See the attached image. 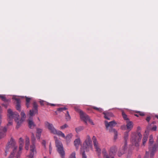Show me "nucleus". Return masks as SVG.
Instances as JSON below:
<instances>
[{
    "label": "nucleus",
    "mask_w": 158,
    "mask_h": 158,
    "mask_svg": "<svg viewBox=\"0 0 158 158\" xmlns=\"http://www.w3.org/2000/svg\"><path fill=\"white\" fill-rule=\"evenodd\" d=\"M19 151L17 152V149L18 147L15 145V142L14 139L12 138H11L10 141L9 142V144L6 147V151H5V156L7 155V152H8V149L10 147H12L13 149V152H12L10 156L8 158H19L21 152V151L23 149V146L24 143L23 140L22 138H20L19 140Z\"/></svg>",
    "instance_id": "1"
},
{
    "label": "nucleus",
    "mask_w": 158,
    "mask_h": 158,
    "mask_svg": "<svg viewBox=\"0 0 158 158\" xmlns=\"http://www.w3.org/2000/svg\"><path fill=\"white\" fill-rule=\"evenodd\" d=\"M142 137V135L140 132H131L130 135V141L132 145L136 147H139Z\"/></svg>",
    "instance_id": "2"
},
{
    "label": "nucleus",
    "mask_w": 158,
    "mask_h": 158,
    "mask_svg": "<svg viewBox=\"0 0 158 158\" xmlns=\"http://www.w3.org/2000/svg\"><path fill=\"white\" fill-rule=\"evenodd\" d=\"M45 125L51 133L54 134H56L58 136H61L63 138L65 137L64 134L60 131H57L54 127L52 124H51L48 122H46L45 123Z\"/></svg>",
    "instance_id": "3"
},
{
    "label": "nucleus",
    "mask_w": 158,
    "mask_h": 158,
    "mask_svg": "<svg viewBox=\"0 0 158 158\" xmlns=\"http://www.w3.org/2000/svg\"><path fill=\"white\" fill-rule=\"evenodd\" d=\"M8 120L9 121V122L7 124V125H11L12 124V120L13 119L17 118L16 120H19V114L17 112H13L10 109H9L8 110Z\"/></svg>",
    "instance_id": "4"
},
{
    "label": "nucleus",
    "mask_w": 158,
    "mask_h": 158,
    "mask_svg": "<svg viewBox=\"0 0 158 158\" xmlns=\"http://www.w3.org/2000/svg\"><path fill=\"white\" fill-rule=\"evenodd\" d=\"M32 143L30 147V153L29 157L30 158H34L33 157L36 155L37 153L36 149L35 146V138L34 135L33 133H32L31 136Z\"/></svg>",
    "instance_id": "5"
},
{
    "label": "nucleus",
    "mask_w": 158,
    "mask_h": 158,
    "mask_svg": "<svg viewBox=\"0 0 158 158\" xmlns=\"http://www.w3.org/2000/svg\"><path fill=\"white\" fill-rule=\"evenodd\" d=\"M75 109L76 110L78 111L80 113L81 119L83 120L86 124H87V122L89 121L92 125H94L92 120L89 119V117L87 115L84 113L82 110L77 108H75Z\"/></svg>",
    "instance_id": "6"
},
{
    "label": "nucleus",
    "mask_w": 158,
    "mask_h": 158,
    "mask_svg": "<svg viewBox=\"0 0 158 158\" xmlns=\"http://www.w3.org/2000/svg\"><path fill=\"white\" fill-rule=\"evenodd\" d=\"M55 143L58 152L60 155L62 157L64 158L65 153L62 143L59 140L56 139L55 140Z\"/></svg>",
    "instance_id": "7"
},
{
    "label": "nucleus",
    "mask_w": 158,
    "mask_h": 158,
    "mask_svg": "<svg viewBox=\"0 0 158 158\" xmlns=\"http://www.w3.org/2000/svg\"><path fill=\"white\" fill-rule=\"evenodd\" d=\"M128 132H125L124 134V145L123 147V149L119 150L118 152V155L119 156H120L122 154L124 153L125 151L127 149V141L128 138Z\"/></svg>",
    "instance_id": "8"
},
{
    "label": "nucleus",
    "mask_w": 158,
    "mask_h": 158,
    "mask_svg": "<svg viewBox=\"0 0 158 158\" xmlns=\"http://www.w3.org/2000/svg\"><path fill=\"white\" fill-rule=\"evenodd\" d=\"M92 142L90 137L89 135H87L83 143V149H85L86 151H87L89 149L92 148Z\"/></svg>",
    "instance_id": "9"
},
{
    "label": "nucleus",
    "mask_w": 158,
    "mask_h": 158,
    "mask_svg": "<svg viewBox=\"0 0 158 158\" xmlns=\"http://www.w3.org/2000/svg\"><path fill=\"white\" fill-rule=\"evenodd\" d=\"M105 126L106 128V130L107 131H110L111 130L114 129L113 127H115L117 124L116 122L114 120L108 122L107 121H105L104 122Z\"/></svg>",
    "instance_id": "10"
},
{
    "label": "nucleus",
    "mask_w": 158,
    "mask_h": 158,
    "mask_svg": "<svg viewBox=\"0 0 158 158\" xmlns=\"http://www.w3.org/2000/svg\"><path fill=\"white\" fill-rule=\"evenodd\" d=\"M149 151L150 152V156L153 157L155 152L158 149V145L156 143L152 145H149Z\"/></svg>",
    "instance_id": "11"
},
{
    "label": "nucleus",
    "mask_w": 158,
    "mask_h": 158,
    "mask_svg": "<svg viewBox=\"0 0 158 158\" xmlns=\"http://www.w3.org/2000/svg\"><path fill=\"white\" fill-rule=\"evenodd\" d=\"M33 109L30 110L29 111V114L31 116L29 118L30 119H32V116L35 114H38V106L36 102H34L33 103Z\"/></svg>",
    "instance_id": "12"
},
{
    "label": "nucleus",
    "mask_w": 158,
    "mask_h": 158,
    "mask_svg": "<svg viewBox=\"0 0 158 158\" xmlns=\"http://www.w3.org/2000/svg\"><path fill=\"white\" fill-rule=\"evenodd\" d=\"M21 118L20 120H19H19H16V119L17 118H15V120L16 123H17V126L16 127V128L18 129L20 126L21 123L26 118V115L25 113H24L23 111H22L21 113Z\"/></svg>",
    "instance_id": "13"
},
{
    "label": "nucleus",
    "mask_w": 158,
    "mask_h": 158,
    "mask_svg": "<svg viewBox=\"0 0 158 158\" xmlns=\"http://www.w3.org/2000/svg\"><path fill=\"white\" fill-rule=\"evenodd\" d=\"M117 151V148L115 146H114L111 147L109 151V154L110 157H113L114 158V156L116 154Z\"/></svg>",
    "instance_id": "14"
},
{
    "label": "nucleus",
    "mask_w": 158,
    "mask_h": 158,
    "mask_svg": "<svg viewBox=\"0 0 158 158\" xmlns=\"http://www.w3.org/2000/svg\"><path fill=\"white\" fill-rule=\"evenodd\" d=\"M15 99L16 101V109L19 111H21V105L20 103L21 101L19 98H15Z\"/></svg>",
    "instance_id": "15"
},
{
    "label": "nucleus",
    "mask_w": 158,
    "mask_h": 158,
    "mask_svg": "<svg viewBox=\"0 0 158 158\" xmlns=\"http://www.w3.org/2000/svg\"><path fill=\"white\" fill-rule=\"evenodd\" d=\"M103 114H104V118L108 120H110V117L113 116V114L111 113L108 112H103Z\"/></svg>",
    "instance_id": "16"
},
{
    "label": "nucleus",
    "mask_w": 158,
    "mask_h": 158,
    "mask_svg": "<svg viewBox=\"0 0 158 158\" xmlns=\"http://www.w3.org/2000/svg\"><path fill=\"white\" fill-rule=\"evenodd\" d=\"M126 127L127 129L131 131L133 127V123L131 121H127Z\"/></svg>",
    "instance_id": "17"
},
{
    "label": "nucleus",
    "mask_w": 158,
    "mask_h": 158,
    "mask_svg": "<svg viewBox=\"0 0 158 158\" xmlns=\"http://www.w3.org/2000/svg\"><path fill=\"white\" fill-rule=\"evenodd\" d=\"M81 141L79 138H77L75 139L74 142V145L76 147V149L77 150L79 146L80 143Z\"/></svg>",
    "instance_id": "18"
},
{
    "label": "nucleus",
    "mask_w": 158,
    "mask_h": 158,
    "mask_svg": "<svg viewBox=\"0 0 158 158\" xmlns=\"http://www.w3.org/2000/svg\"><path fill=\"white\" fill-rule=\"evenodd\" d=\"M102 152L104 158H114L113 156L110 157V155L108 156L107 154L106 151L105 149H103Z\"/></svg>",
    "instance_id": "19"
},
{
    "label": "nucleus",
    "mask_w": 158,
    "mask_h": 158,
    "mask_svg": "<svg viewBox=\"0 0 158 158\" xmlns=\"http://www.w3.org/2000/svg\"><path fill=\"white\" fill-rule=\"evenodd\" d=\"M28 125L29 127L31 129L34 128L35 126L32 121L30 119L28 120Z\"/></svg>",
    "instance_id": "20"
},
{
    "label": "nucleus",
    "mask_w": 158,
    "mask_h": 158,
    "mask_svg": "<svg viewBox=\"0 0 158 158\" xmlns=\"http://www.w3.org/2000/svg\"><path fill=\"white\" fill-rule=\"evenodd\" d=\"M92 140L94 147L99 145L97 139L95 136H94L92 138Z\"/></svg>",
    "instance_id": "21"
},
{
    "label": "nucleus",
    "mask_w": 158,
    "mask_h": 158,
    "mask_svg": "<svg viewBox=\"0 0 158 158\" xmlns=\"http://www.w3.org/2000/svg\"><path fill=\"white\" fill-rule=\"evenodd\" d=\"M94 147L96 151L98 154V156L99 157L101 154V149L100 148V146L99 145Z\"/></svg>",
    "instance_id": "22"
},
{
    "label": "nucleus",
    "mask_w": 158,
    "mask_h": 158,
    "mask_svg": "<svg viewBox=\"0 0 158 158\" xmlns=\"http://www.w3.org/2000/svg\"><path fill=\"white\" fill-rule=\"evenodd\" d=\"M111 130H110V132H112L114 134V139H116L117 138L118 136V132L117 131L115 130V129Z\"/></svg>",
    "instance_id": "23"
},
{
    "label": "nucleus",
    "mask_w": 158,
    "mask_h": 158,
    "mask_svg": "<svg viewBox=\"0 0 158 158\" xmlns=\"http://www.w3.org/2000/svg\"><path fill=\"white\" fill-rule=\"evenodd\" d=\"M148 137L146 135H144L143 136V137L142 139L143 141V145H144L145 143H146L148 139Z\"/></svg>",
    "instance_id": "24"
},
{
    "label": "nucleus",
    "mask_w": 158,
    "mask_h": 158,
    "mask_svg": "<svg viewBox=\"0 0 158 158\" xmlns=\"http://www.w3.org/2000/svg\"><path fill=\"white\" fill-rule=\"evenodd\" d=\"M0 98L3 101L5 102H8L9 101L8 99H7L6 98L4 95L0 94Z\"/></svg>",
    "instance_id": "25"
},
{
    "label": "nucleus",
    "mask_w": 158,
    "mask_h": 158,
    "mask_svg": "<svg viewBox=\"0 0 158 158\" xmlns=\"http://www.w3.org/2000/svg\"><path fill=\"white\" fill-rule=\"evenodd\" d=\"M86 151H83V149L82 148H81L80 152L82 153V158H87V156L85 155V152Z\"/></svg>",
    "instance_id": "26"
},
{
    "label": "nucleus",
    "mask_w": 158,
    "mask_h": 158,
    "mask_svg": "<svg viewBox=\"0 0 158 158\" xmlns=\"http://www.w3.org/2000/svg\"><path fill=\"white\" fill-rule=\"evenodd\" d=\"M66 119L67 121H69L71 119V117L69 114L68 111H66V114H65Z\"/></svg>",
    "instance_id": "27"
},
{
    "label": "nucleus",
    "mask_w": 158,
    "mask_h": 158,
    "mask_svg": "<svg viewBox=\"0 0 158 158\" xmlns=\"http://www.w3.org/2000/svg\"><path fill=\"white\" fill-rule=\"evenodd\" d=\"M122 115L124 120H127V121H129V119L127 117V115L123 111L122 112Z\"/></svg>",
    "instance_id": "28"
},
{
    "label": "nucleus",
    "mask_w": 158,
    "mask_h": 158,
    "mask_svg": "<svg viewBox=\"0 0 158 158\" xmlns=\"http://www.w3.org/2000/svg\"><path fill=\"white\" fill-rule=\"evenodd\" d=\"M153 136L152 135H151L150 136V139H149V145L153 144Z\"/></svg>",
    "instance_id": "29"
},
{
    "label": "nucleus",
    "mask_w": 158,
    "mask_h": 158,
    "mask_svg": "<svg viewBox=\"0 0 158 158\" xmlns=\"http://www.w3.org/2000/svg\"><path fill=\"white\" fill-rule=\"evenodd\" d=\"M72 136V135L71 134H70L67 135L66 137L65 136V137L64 138L66 140L69 141L70 139Z\"/></svg>",
    "instance_id": "30"
},
{
    "label": "nucleus",
    "mask_w": 158,
    "mask_h": 158,
    "mask_svg": "<svg viewBox=\"0 0 158 158\" xmlns=\"http://www.w3.org/2000/svg\"><path fill=\"white\" fill-rule=\"evenodd\" d=\"M94 109L100 112H101L102 111V109L100 108H98L95 106H93L92 107Z\"/></svg>",
    "instance_id": "31"
},
{
    "label": "nucleus",
    "mask_w": 158,
    "mask_h": 158,
    "mask_svg": "<svg viewBox=\"0 0 158 158\" xmlns=\"http://www.w3.org/2000/svg\"><path fill=\"white\" fill-rule=\"evenodd\" d=\"M0 131L6 133L7 131V128L5 127H1L0 128Z\"/></svg>",
    "instance_id": "32"
},
{
    "label": "nucleus",
    "mask_w": 158,
    "mask_h": 158,
    "mask_svg": "<svg viewBox=\"0 0 158 158\" xmlns=\"http://www.w3.org/2000/svg\"><path fill=\"white\" fill-rule=\"evenodd\" d=\"M83 129V127H79L77 128H76V131L77 133H78L81 130H82Z\"/></svg>",
    "instance_id": "33"
},
{
    "label": "nucleus",
    "mask_w": 158,
    "mask_h": 158,
    "mask_svg": "<svg viewBox=\"0 0 158 158\" xmlns=\"http://www.w3.org/2000/svg\"><path fill=\"white\" fill-rule=\"evenodd\" d=\"M67 109L66 107H62V108H59L57 109V111H59L60 112H62L63 111L66 110H67Z\"/></svg>",
    "instance_id": "34"
},
{
    "label": "nucleus",
    "mask_w": 158,
    "mask_h": 158,
    "mask_svg": "<svg viewBox=\"0 0 158 158\" xmlns=\"http://www.w3.org/2000/svg\"><path fill=\"white\" fill-rule=\"evenodd\" d=\"M5 135V133L0 131V139L4 137Z\"/></svg>",
    "instance_id": "35"
},
{
    "label": "nucleus",
    "mask_w": 158,
    "mask_h": 158,
    "mask_svg": "<svg viewBox=\"0 0 158 158\" xmlns=\"http://www.w3.org/2000/svg\"><path fill=\"white\" fill-rule=\"evenodd\" d=\"M75 154V152H73L70 155L69 158H76Z\"/></svg>",
    "instance_id": "36"
},
{
    "label": "nucleus",
    "mask_w": 158,
    "mask_h": 158,
    "mask_svg": "<svg viewBox=\"0 0 158 158\" xmlns=\"http://www.w3.org/2000/svg\"><path fill=\"white\" fill-rule=\"evenodd\" d=\"M25 98H26V103H30L31 98L27 97L26 96H25Z\"/></svg>",
    "instance_id": "37"
},
{
    "label": "nucleus",
    "mask_w": 158,
    "mask_h": 158,
    "mask_svg": "<svg viewBox=\"0 0 158 158\" xmlns=\"http://www.w3.org/2000/svg\"><path fill=\"white\" fill-rule=\"evenodd\" d=\"M42 131V129L39 128H37L36 129V133L41 134Z\"/></svg>",
    "instance_id": "38"
},
{
    "label": "nucleus",
    "mask_w": 158,
    "mask_h": 158,
    "mask_svg": "<svg viewBox=\"0 0 158 158\" xmlns=\"http://www.w3.org/2000/svg\"><path fill=\"white\" fill-rule=\"evenodd\" d=\"M29 139L27 137L26 139L25 145H29Z\"/></svg>",
    "instance_id": "39"
},
{
    "label": "nucleus",
    "mask_w": 158,
    "mask_h": 158,
    "mask_svg": "<svg viewBox=\"0 0 158 158\" xmlns=\"http://www.w3.org/2000/svg\"><path fill=\"white\" fill-rule=\"evenodd\" d=\"M68 127V126L66 124H64V125L60 127V128L61 129H64Z\"/></svg>",
    "instance_id": "40"
},
{
    "label": "nucleus",
    "mask_w": 158,
    "mask_h": 158,
    "mask_svg": "<svg viewBox=\"0 0 158 158\" xmlns=\"http://www.w3.org/2000/svg\"><path fill=\"white\" fill-rule=\"evenodd\" d=\"M40 103L41 106H43L45 104V102L43 100H40Z\"/></svg>",
    "instance_id": "41"
},
{
    "label": "nucleus",
    "mask_w": 158,
    "mask_h": 158,
    "mask_svg": "<svg viewBox=\"0 0 158 158\" xmlns=\"http://www.w3.org/2000/svg\"><path fill=\"white\" fill-rule=\"evenodd\" d=\"M137 113H138L139 115H140L141 116H143L144 115V113L142 112L138 111L137 112Z\"/></svg>",
    "instance_id": "42"
},
{
    "label": "nucleus",
    "mask_w": 158,
    "mask_h": 158,
    "mask_svg": "<svg viewBox=\"0 0 158 158\" xmlns=\"http://www.w3.org/2000/svg\"><path fill=\"white\" fill-rule=\"evenodd\" d=\"M46 141L45 140H43L42 142V144L44 146V147H46Z\"/></svg>",
    "instance_id": "43"
},
{
    "label": "nucleus",
    "mask_w": 158,
    "mask_h": 158,
    "mask_svg": "<svg viewBox=\"0 0 158 158\" xmlns=\"http://www.w3.org/2000/svg\"><path fill=\"white\" fill-rule=\"evenodd\" d=\"M141 130V128L140 127H138L137 128V131H136V132H135V133H137V132L140 133V132L139 131H140Z\"/></svg>",
    "instance_id": "44"
},
{
    "label": "nucleus",
    "mask_w": 158,
    "mask_h": 158,
    "mask_svg": "<svg viewBox=\"0 0 158 158\" xmlns=\"http://www.w3.org/2000/svg\"><path fill=\"white\" fill-rule=\"evenodd\" d=\"M40 135L41 134H37L36 135V137L37 138L39 139L40 138Z\"/></svg>",
    "instance_id": "45"
},
{
    "label": "nucleus",
    "mask_w": 158,
    "mask_h": 158,
    "mask_svg": "<svg viewBox=\"0 0 158 158\" xmlns=\"http://www.w3.org/2000/svg\"><path fill=\"white\" fill-rule=\"evenodd\" d=\"M121 127L122 129L123 130H125L126 129V126L125 125L122 126Z\"/></svg>",
    "instance_id": "46"
},
{
    "label": "nucleus",
    "mask_w": 158,
    "mask_h": 158,
    "mask_svg": "<svg viewBox=\"0 0 158 158\" xmlns=\"http://www.w3.org/2000/svg\"><path fill=\"white\" fill-rule=\"evenodd\" d=\"M157 127L156 126H155L152 128V130L154 131H156V130Z\"/></svg>",
    "instance_id": "47"
},
{
    "label": "nucleus",
    "mask_w": 158,
    "mask_h": 158,
    "mask_svg": "<svg viewBox=\"0 0 158 158\" xmlns=\"http://www.w3.org/2000/svg\"><path fill=\"white\" fill-rule=\"evenodd\" d=\"M30 103H26V105L27 107L28 108L30 107Z\"/></svg>",
    "instance_id": "48"
},
{
    "label": "nucleus",
    "mask_w": 158,
    "mask_h": 158,
    "mask_svg": "<svg viewBox=\"0 0 158 158\" xmlns=\"http://www.w3.org/2000/svg\"><path fill=\"white\" fill-rule=\"evenodd\" d=\"M29 145H25V148L26 150H28L29 149Z\"/></svg>",
    "instance_id": "49"
},
{
    "label": "nucleus",
    "mask_w": 158,
    "mask_h": 158,
    "mask_svg": "<svg viewBox=\"0 0 158 158\" xmlns=\"http://www.w3.org/2000/svg\"><path fill=\"white\" fill-rule=\"evenodd\" d=\"M150 117H148L146 118V120L147 121H148V122H149L150 120Z\"/></svg>",
    "instance_id": "50"
},
{
    "label": "nucleus",
    "mask_w": 158,
    "mask_h": 158,
    "mask_svg": "<svg viewBox=\"0 0 158 158\" xmlns=\"http://www.w3.org/2000/svg\"><path fill=\"white\" fill-rule=\"evenodd\" d=\"M47 105H50L51 106H56V104H51V103L49 104V103H48V104H47Z\"/></svg>",
    "instance_id": "51"
},
{
    "label": "nucleus",
    "mask_w": 158,
    "mask_h": 158,
    "mask_svg": "<svg viewBox=\"0 0 158 158\" xmlns=\"http://www.w3.org/2000/svg\"><path fill=\"white\" fill-rule=\"evenodd\" d=\"M155 143L158 145V135L157 136V139L156 141V143Z\"/></svg>",
    "instance_id": "52"
},
{
    "label": "nucleus",
    "mask_w": 158,
    "mask_h": 158,
    "mask_svg": "<svg viewBox=\"0 0 158 158\" xmlns=\"http://www.w3.org/2000/svg\"><path fill=\"white\" fill-rule=\"evenodd\" d=\"M49 151H50V153H51V151H52V148H51L50 144L49 146Z\"/></svg>",
    "instance_id": "53"
},
{
    "label": "nucleus",
    "mask_w": 158,
    "mask_h": 158,
    "mask_svg": "<svg viewBox=\"0 0 158 158\" xmlns=\"http://www.w3.org/2000/svg\"><path fill=\"white\" fill-rule=\"evenodd\" d=\"M135 115L137 117H139V114H138V113L137 114H135Z\"/></svg>",
    "instance_id": "54"
},
{
    "label": "nucleus",
    "mask_w": 158,
    "mask_h": 158,
    "mask_svg": "<svg viewBox=\"0 0 158 158\" xmlns=\"http://www.w3.org/2000/svg\"><path fill=\"white\" fill-rule=\"evenodd\" d=\"M155 117L158 119V115H156Z\"/></svg>",
    "instance_id": "55"
},
{
    "label": "nucleus",
    "mask_w": 158,
    "mask_h": 158,
    "mask_svg": "<svg viewBox=\"0 0 158 158\" xmlns=\"http://www.w3.org/2000/svg\"><path fill=\"white\" fill-rule=\"evenodd\" d=\"M2 105L3 106H5V107H7V106H6L5 105H4V104H2Z\"/></svg>",
    "instance_id": "56"
},
{
    "label": "nucleus",
    "mask_w": 158,
    "mask_h": 158,
    "mask_svg": "<svg viewBox=\"0 0 158 158\" xmlns=\"http://www.w3.org/2000/svg\"><path fill=\"white\" fill-rule=\"evenodd\" d=\"M147 153H148V152H146V154H147Z\"/></svg>",
    "instance_id": "57"
},
{
    "label": "nucleus",
    "mask_w": 158,
    "mask_h": 158,
    "mask_svg": "<svg viewBox=\"0 0 158 158\" xmlns=\"http://www.w3.org/2000/svg\"><path fill=\"white\" fill-rule=\"evenodd\" d=\"M154 123H155V122H153V124H154Z\"/></svg>",
    "instance_id": "58"
},
{
    "label": "nucleus",
    "mask_w": 158,
    "mask_h": 158,
    "mask_svg": "<svg viewBox=\"0 0 158 158\" xmlns=\"http://www.w3.org/2000/svg\"><path fill=\"white\" fill-rule=\"evenodd\" d=\"M44 158H46V157H44Z\"/></svg>",
    "instance_id": "59"
}]
</instances>
